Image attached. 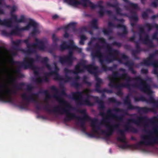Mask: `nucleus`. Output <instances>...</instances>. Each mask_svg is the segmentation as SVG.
<instances>
[{
    "label": "nucleus",
    "mask_w": 158,
    "mask_h": 158,
    "mask_svg": "<svg viewBox=\"0 0 158 158\" xmlns=\"http://www.w3.org/2000/svg\"><path fill=\"white\" fill-rule=\"evenodd\" d=\"M80 44H83V42H81V41H80Z\"/></svg>",
    "instance_id": "0eeeda50"
},
{
    "label": "nucleus",
    "mask_w": 158,
    "mask_h": 158,
    "mask_svg": "<svg viewBox=\"0 0 158 158\" xmlns=\"http://www.w3.org/2000/svg\"><path fill=\"white\" fill-rule=\"evenodd\" d=\"M68 4L71 5L76 6L80 4H82L84 6H89L91 4V2L89 0H82V2L79 0H64Z\"/></svg>",
    "instance_id": "f257e3e1"
},
{
    "label": "nucleus",
    "mask_w": 158,
    "mask_h": 158,
    "mask_svg": "<svg viewBox=\"0 0 158 158\" xmlns=\"http://www.w3.org/2000/svg\"><path fill=\"white\" fill-rule=\"evenodd\" d=\"M10 91L7 87L5 86H0V98L7 101L9 98Z\"/></svg>",
    "instance_id": "f03ea898"
},
{
    "label": "nucleus",
    "mask_w": 158,
    "mask_h": 158,
    "mask_svg": "<svg viewBox=\"0 0 158 158\" xmlns=\"http://www.w3.org/2000/svg\"><path fill=\"white\" fill-rule=\"evenodd\" d=\"M31 25H32V24L31 23H30L28 25H27V26H26V27L25 29V30L28 29H29V28L31 26Z\"/></svg>",
    "instance_id": "20e7f679"
},
{
    "label": "nucleus",
    "mask_w": 158,
    "mask_h": 158,
    "mask_svg": "<svg viewBox=\"0 0 158 158\" xmlns=\"http://www.w3.org/2000/svg\"><path fill=\"white\" fill-rule=\"evenodd\" d=\"M154 1V2H156V4H155V3L154 2H153L152 4V5L154 6V7H156L157 6V5L158 4V0H153Z\"/></svg>",
    "instance_id": "7ed1b4c3"
},
{
    "label": "nucleus",
    "mask_w": 158,
    "mask_h": 158,
    "mask_svg": "<svg viewBox=\"0 0 158 158\" xmlns=\"http://www.w3.org/2000/svg\"><path fill=\"white\" fill-rule=\"evenodd\" d=\"M68 35V34H67V33L65 34H64V37H67Z\"/></svg>",
    "instance_id": "39448f33"
},
{
    "label": "nucleus",
    "mask_w": 158,
    "mask_h": 158,
    "mask_svg": "<svg viewBox=\"0 0 158 158\" xmlns=\"http://www.w3.org/2000/svg\"><path fill=\"white\" fill-rule=\"evenodd\" d=\"M118 140H119L120 141H123V139H118Z\"/></svg>",
    "instance_id": "423d86ee"
}]
</instances>
